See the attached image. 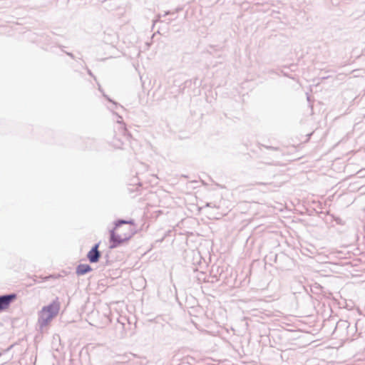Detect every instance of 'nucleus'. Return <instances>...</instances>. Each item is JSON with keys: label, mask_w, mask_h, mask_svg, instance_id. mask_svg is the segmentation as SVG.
Masks as SVG:
<instances>
[{"label": "nucleus", "mask_w": 365, "mask_h": 365, "mask_svg": "<svg viewBox=\"0 0 365 365\" xmlns=\"http://www.w3.org/2000/svg\"><path fill=\"white\" fill-rule=\"evenodd\" d=\"M118 123L117 130H114V135L110 144L116 149H121L125 142L129 141L132 136L123 123L118 120Z\"/></svg>", "instance_id": "nucleus-1"}, {"label": "nucleus", "mask_w": 365, "mask_h": 365, "mask_svg": "<svg viewBox=\"0 0 365 365\" xmlns=\"http://www.w3.org/2000/svg\"><path fill=\"white\" fill-rule=\"evenodd\" d=\"M59 309V304L56 302L43 307L40 313L38 319V323L40 326H47L51 319L57 315Z\"/></svg>", "instance_id": "nucleus-2"}, {"label": "nucleus", "mask_w": 365, "mask_h": 365, "mask_svg": "<svg viewBox=\"0 0 365 365\" xmlns=\"http://www.w3.org/2000/svg\"><path fill=\"white\" fill-rule=\"evenodd\" d=\"M109 237V249L113 250L120 247L124 242H128L130 240L133 235L135 234V232H132L130 234H125L124 237H122L120 235L116 233V230L110 229L108 232Z\"/></svg>", "instance_id": "nucleus-3"}, {"label": "nucleus", "mask_w": 365, "mask_h": 365, "mask_svg": "<svg viewBox=\"0 0 365 365\" xmlns=\"http://www.w3.org/2000/svg\"><path fill=\"white\" fill-rule=\"evenodd\" d=\"M101 242L95 243L88 252L86 257L90 263H97L99 262L102 252L99 250Z\"/></svg>", "instance_id": "nucleus-4"}, {"label": "nucleus", "mask_w": 365, "mask_h": 365, "mask_svg": "<svg viewBox=\"0 0 365 365\" xmlns=\"http://www.w3.org/2000/svg\"><path fill=\"white\" fill-rule=\"evenodd\" d=\"M224 269L222 267L217 265H212L210 269V277L212 278L210 280L212 282L220 280V279H225V276H223Z\"/></svg>", "instance_id": "nucleus-5"}, {"label": "nucleus", "mask_w": 365, "mask_h": 365, "mask_svg": "<svg viewBox=\"0 0 365 365\" xmlns=\"http://www.w3.org/2000/svg\"><path fill=\"white\" fill-rule=\"evenodd\" d=\"M93 270L91 266L88 264H79L76 268V274L78 276H83Z\"/></svg>", "instance_id": "nucleus-6"}, {"label": "nucleus", "mask_w": 365, "mask_h": 365, "mask_svg": "<svg viewBox=\"0 0 365 365\" xmlns=\"http://www.w3.org/2000/svg\"><path fill=\"white\" fill-rule=\"evenodd\" d=\"M310 292L315 295H322V297H327L326 294L324 293L323 287L317 284L314 283L309 286Z\"/></svg>", "instance_id": "nucleus-7"}, {"label": "nucleus", "mask_w": 365, "mask_h": 365, "mask_svg": "<svg viewBox=\"0 0 365 365\" xmlns=\"http://www.w3.org/2000/svg\"><path fill=\"white\" fill-rule=\"evenodd\" d=\"M61 277V275L59 274H48L44 277H41V282H48V281H58L60 282V278Z\"/></svg>", "instance_id": "nucleus-8"}, {"label": "nucleus", "mask_w": 365, "mask_h": 365, "mask_svg": "<svg viewBox=\"0 0 365 365\" xmlns=\"http://www.w3.org/2000/svg\"><path fill=\"white\" fill-rule=\"evenodd\" d=\"M296 287L299 289V291L293 292L294 294H296L297 293H299L300 294H302L303 293H306L307 294H309V290H308V289L305 286H304V285H302V284H301L299 283H297L296 284Z\"/></svg>", "instance_id": "nucleus-9"}, {"label": "nucleus", "mask_w": 365, "mask_h": 365, "mask_svg": "<svg viewBox=\"0 0 365 365\" xmlns=\"http://www.w3.org/2000/svg\"><path fill=\"white\" fill-rule=\"evenodd\" d=\"M12 298H0V311L6 309Z\"/></svg>", "instance_id": "nucleus-10"}, {"label": "nucleus", "mask_w": 365, "mask_h": 365, "mask_svg": "<svg viewBox=\"0 0 365 365\" xmlns=\"http://www.w3.org/2000/svg\"><path fill=\"white\" fill-rule=\"evenodd\" d=\"M123 225H127V220L125 219H117L113 222V227L112 229L118 230Z\"/></svg>", "instance_id": "nucleus-11"}, {"label": "nucleus", "mask_w": 365, "mask_h": 365, "mask_svg": "<svg viewBox=\"0 0 365 365\" xmlns=\"http://www.w3.org/2000/svg\"><path fill=\"white\" fill-rule=\"evenodd\" d=\"M103 96H104V98H105L108 101H109V102L112 103L115 106L114 108L117 109L118 107H120V108L124 109V108H123V107L121 105H120V104H119V103H118L117 102H115V101H113L111 98H110L108 97V96H107V95H106V94H103Z\"/></svg>", "instance_id": "nucleus-12"}, {"label": "nucleus", "mask_w": 365, "mask_h": 365, "mask_svg": "<svg viewBox=\"0 0 365 365\" xmlns=\"http://www.w3.org/2000/svg\"><path fill=\"white\" fill-rule=\"evenodd\" d=\"M104 261L102 262L104 266H108L110 264V256L109 252H108L104 256H103Z\"/></svg>", "instance_id": "nucleus-13"}, {"label": "nucleus", "mask_w": 365, "mask_h": 365, "mask_svg": "<svg viewBox=\"0 0 365 365\" xmlns=\"http://www.w3.org/2000/svg\"><path fill=\"white\" fill-rule=\"evenodd\" d=\"M182 10V7H177L174 11H167L165 12L164 16L167 15H173Z\"/></svg>", "instance_id": "nucleus-14"}, {"label": "nucleus", "mask_w": 365, "mask_h": 365, "mask_svg": "<svg viewBox=\"0 0 365 365\" xmlns=\"http://www.w3.org/2000/svg\"><path fill=\"white\" fill-rule=\"evenodd\" d=\"M197 78H195L193 79V83L195 85L197 83ZM192 83V80H188L185 82V86H190Z\"/></svg>", "instance_id": "nucleus-15"}, {"label": "nucleus", "mask_w": 365, "mask_h": 365, "mask_svg": "<svg viewBox=\"0 0 365 365\" xmlns=\"http://www.w3.org/2000/svg\"><path fill=\"white\" fill-rule=\"evenodd\" d=\"M0 297H17V294L16 292H9V293L0 294Z\"/></svg>", "instance_id": "nucleus-16"}, {"label": "nucleus", "mask_w": 365, "mask_h": 365, "mask_svg": "<svg viewBox=\"0 0 365 365\" xmlns=\"http://www.w3.org/2000/svg\"><path fill=\"white\" fill-rule=\"evenodd\" d=\"M86 71H87V73H88L90 76L93 77L95 80H96V76L93 75V73H92V71H91L88 68H86Z\"/></svg>", "instance_id": "nucleus-17"}, {"label": "nucleus", "mask_w": 365, "mask_h": 365, "mask_svg": "<svg viewBox=\"0 0 365 365\" xmlns=\"http://www.w3.org/2000/svg\"><path fill=\"white\" fill-rule=\"evenodd\" d=\"M127 225H135V220L133 219L127 220Z\"/></svg>", "instance_id": "nucleus-18"}, {"label": "nucleus", "mask_w": 365, "mask_h": 365, "mask_svg": "<svg viewBox=\"0 0 365 365\" xmlns=\"http://www.w3.org/2000/svg\"><path fill=\"white\" fill-rule=\"evenodd\" d=\"M266 148L272 150H278L279 148L277 147H273V146H266Z\"/></svg>", "instance_id": "nucleus-19"}, {"label": "nucleus", "mask_w": 365, "mask_h": 365, "mask_svg": "<svg viewBox=\"0 0 365 365\" xmlns=\"http://www.w3.org/2000/svg\"><path fill=\"white\" fill-rule=\"evenodd\" d=\"M282 75L284 76H286V77L290 78L292 79H294L293 77L289 76V74L287 72L284 71H282Z\"/></svg>", "instance_id": "nucleus-20"}, {"label": "nucleus", "mask_w": 365, "mask_h": 365, "mask_svg": "<svg viewBox=\"0 0 365 365\" xmlns=\"http://www.w3.org/2000/svg\"><path fill=\"white\" fill-rule=\"evenodd\" d=\"M65 53H66V55H68V56H70L71 58H74L75 56L73 55V53H71V52H67V51H65Z\"/></svg>", "instance_id": "nucleus-21"}, {"label": "nucleus", "mask_w": 365, "mask_h": 365, "mask_svg": "<svg viewBox=\"0 0 365 365\" xmlns=\"http://www.w3.org/2000/svg\"><path fill=\"white\" fill-rule=\"evenodd\" d=\"M312 135H313V132H312V133H310L307 134V139H306L305 142H307L308 140H309V139L311 138V136H312Z\"/></svg>", "instance_id": "nucleus-22"}, {"label": "nucleus", "mask_w": 365, "mask_h": 365, "mask_svg": "<svg viewBox=\"0 0 365 365\" xmlns=\"http://www.w3.org/2000/svg\"><path fill=\"white\" fill-rule=\"evenodd\" d=\"M297 66L295 64H291L289 68L291 69V71H294V69L293 68H296Z\"/></svg>", "instance_id": "nucleus-23"}, {"label": "nucleus", "mask_w": 365, "mask_h": 365, "mask_svg": "<svg viewBox=\"0 0 365 365\" xmlns=\"http://www.w3.org/2000/svg\"><path fill=\"white\" fill-rule=\"evenodd\" d=\"M331 3H332V4L336 5V4H338L339 2L337 0H331Z\"/></svg>", "instance_id": "nucleus-24"}, {"label": "nucleus", "mask_w": 365, "mask_h": 365, "mask_svg": "<svg viewBox=\"0 0 365 365\" xmlns=\"http://www.w3.org/2000/svg\"><path fill=\"white\" fill-rule=\"evenodd\" d=\"M336 221L338 224H341V219L338 218Z\"/></svg>", "instance_id": "nucleus-25"}, {"label": "nucleus", "mask_w": 365, "mask_h": 365, "mask_svg": "<svg viewBox=\"0 0 365 365\" xmlns=\"http://www.w3.org/2000/svg\"><path fill=\"white\" fill-rule=\"evenodd\" d=\"M151 43H146V45L148 47H149L150 46Z\"/></svg>", "instance_id": "nucleus-26"}, {"label": "nucleus", "mask_w": 365, "mask_h": 365, "mask_svg": "<svg viewBox=\"0 0 365 365\" xmlns=\"http://www.w3.org/2000/svg\"><path fill=\"white\" fill-rule=\"evenodd\" d=\"M176 19V17H175V18H174V19H169V22H171L173 20H174V19Z\"/></svg>", "instance_id": "nucleus-27"}, {"label": "nucleus", "mask_w": 365, "mask_h": 365, "mask_svg": "<svg viewBox=\"0 0 365 365\" xmlns=\"http://www.w3.org/2000/svg\"><path fill=\"white\" fill-rule=\"evenodd\" d=\"M307 101H310V96H307Z\"/></svg>", "instance_id": "nucleus-28"}, {"label": "nucleus", "mask_w": 365, "mask_h": 365, "mask_svg": "<svg viewBox=\"0 0 365 365\" xmlns=\"http://www.w3.org/2000/svg\"><path fill=\"white\" fill-rule=\"evenodd\" d=\"M206 206L209 207L210 206V203H207Z\"/></svg>", "instance_id": "nucleus-29"}]
</instances>
